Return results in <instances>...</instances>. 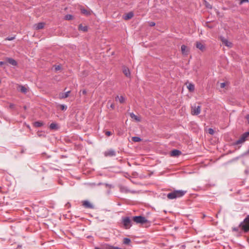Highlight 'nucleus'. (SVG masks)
<instances>
[{
    "mask_svg": "<svg viewBox=\"0 0 249 249\" xmlns=\"http://www.w3.org/2000/svg\"><path fill=\"white\" fill-rule=\"evenodd\" d=\"M186 192V191L175 190L168 194L167 197L169 199H173L183 196Z\"/></svg>",
    "mask_w": 249,
    "mask_h": 249,
    "instance_id": "1",
    "label": "nucleus"
},
{
    "mask_svg": "<svg viewBox=\"0 0 249 249\" xmlns=\"http://www.w3.org/2000/svg\"><path fill=\"white\" fill-rule=\"evenodd\" d=\"M239 227L241 230L245 233H247L249 231V214L246 216L243 221L240 223Z\"/></svg>",
    "mask_w": 249,
    "mask_h": 249,
    "instance_id": "2",
    "label": "nucleus"
},
{
    "mask_svg": "<svg viewBox=\"0 0 249 249\" xmlns=\"http://www.w3.org/2000/svg\"><path fill=\"white\" fill-rule=\"evenodd\" d=\"M132 220L136 224H143L148 222V220L147 219L141 215L132 217Z\"/></svg>",
    "mask_w": 249,
    "mask_h": 249,
    "instance_id": "3",
    "label": "nucleus"
},
{
    "mask_svg": "<svg viewBox=\"0 0 249 249\" xmlns=\"http://www.w3.org/2000/svg\"><path fill=\"white\" fill-rule=\"evenodd\" d=\"M249 136V131L244 133L242 135V136L240 137V138L235 142L234 143V145H238L240 144H242L244 143L246 140V139Z\"/></svg>",
    "mask_w": 249,
    "mask_h": 249,
    "instance_id": "4",
    "label": "nucleus"
},
{
    "mask_svg": "<svg viewBox=\"0 0 249 249\" xmlns=\"http://www.w3.org/2000/svg\"><path fill=\"white\" fill-rule=\"evenodd\" d=\"M122 223L126 229L130 228L131 226V220L129 217H124L123 218Z\"/></svg>",
    "mask_w": 249,
    "mask_h": 249,
    "instance_id": "5",
    "label": "nucleus"
},
{
    "mask_svg": "<svg viewBox=\"0 0 249 249\" xmlns=\"http://www.w3.org/2000/svg\"><path fill=\"white\" fill-rule=\"evenodd\" d=\"M201 111L200 106H194L192 107V114L193 115H198Z\"/></svg>",
    "mask_w": 249,
    "mask_h": 249,
    "instance_id": "6",
    "label": "nucleus"
},
{
    "mask_svg": "<svg viewBox=\"0 0 249 249\" xmlns=\"http://www.w3.org/2000/svg\"><path fill=\"white\" fill-rule=\"evenodd\" d=\"M104 155L106 157H114L116 156V152L113 149H109L105 152Z\"/></svg>",
    "mask_w": 249,
    "mask_h": 249,
    "instance_id": "7",
    "label": "nucleus"
},
{
    "mask_svg": "<svg viewBox=\"0 0 249 249\" xmlns=\"http://www.w3.org/2000/svg\"><path fill=\"white\" fill-rule=\"evenodd\" d=\"M220 40L223 43V44H225L226 46L229 47H232V43L229 41L228 40L225 38L223 36H220Z\"/></svg>",
    "mask_w": 249,
    "mask_h": 249,
    "instance_id": "8",
    "label": "nucleus"
},
{
    "mask_svg": "<svg viewBox=\"0 0 249 249\" xmlns=\"http://www.w3.org/2000/svg\"><path fill=\"white\" fill-rule=\"evenodd\" d=\"M83 206L88 209H94V206L88 200H84L82 202Z\"/></svg>",
    "mask_w": 249,
    "mask_h": 249,
    "instance_id": "9",
    "label": "nucleus"
},
{
    "mask_svg": "<svg viewBox=\"0 0 249 249\" xmlns=\"http://www.w3.org/2000/svg\"><path fill=\"white\" fill-rule=\"evenodd\" d=\"M196 47L197 49H198L199 50L201 51L202 52L204 51L206 49V47H205V45H203L201 42H198V41H197L196 43Z\"/></svg>",
    "mask_w": 249,
    "mask_h": 249,
    "instance_id": "10",
    "label": "nucleus"
},
{
    "mask_svg": "<svg viewBox=\"0 0 249 249\" xmlns=\"http://www.w3.org/2000/svg\"><path fill=\"white\" fill-rule=\"evenodd\" d=\"M5 60H6V62L9 63L10 64H11L12 66H16L18 65L17 61L13 58H10V57H6L5 58Z\"/></svg>",
    "mask_w": 249,
    "mask_h": 249,
    "instance_id": "11",
    "label": "nucleus"
},
{
    "mask_svg": "<svg viewBox=\"0 0 249 249\" xmlns=\"http://www.w3.org/2000/svg\"><path fill=\"white\" fill-rule=\"evenodd\" d=\"M45 23L44 22H39L34 25V28L36 30H38L44 28Z\"/></svg>",
    "mask_w": 249,
    "mask_h": 249,
    "instance_id": "12",
    "label": "nucleus"
},
{
    "mask_svg": "<svg viewBox=\"0 0 249 249\" xmlns=\"http://www.w3.org/2000/svg\"><path fill=\"white\" fill-rule=\"evenodd\" d=\"M71 93V91H68L66 92H61L59 94L60 99H65L69 96V94Z\"/></svg>",
    "mask_w": 249,
    "mask_h": 249,
    "instance_id": "13",
    "label": "nucleus"
},
{
    "mask_svg": "<svg viewBox=\"0 0 249 249\" xmlns=\"http://www.w3.org/2000/svg\"><path fill=\"white\" fill-rule=\"evenodd\" d=\"M181 50L182 53L184 55H187L188 54L189 50H188L186 46L182 45L181 46Z\"/></svg>",
    "mask_w": 249,
    "mask_h": 249,
    "instance_id": "14",
    "label": "nucleus"
},
{
    "mask_svg": "<svg viewBox=\"0 0 249 249\" xmlns=\"http://www.w3.org/2000/svg\"><path fill=\"white\" fill-rule=\"evenodd\" d=\"M181 154V152L177 149H174L171 151V155L173 157H177L180 155Z\"/></svg>",
    "mask_w": 249,
    "mask_h": 249,
    "instance_id": "15",
    "label": "nucleus"
},
{
    "mask_svg": "<svg viewBox=\"0 0 249 249\" xmlns=\"http://www.w3.org/2000/svg\"><path fill=\"white\" fill-rule=\"evenodd\" d=\"M133 16V13L132 12H130L124 16V19L125 20H128L132 18Z\"/></svg>",
    "mask_w": 249,
    "mask_h": 249,
    "instance_id": "16",
    "label": "nucleus"
},
{
    "mask_svg": "<svg viewBox=\"0 0 249 249\" xmlns=\"http://www.w3.org/2000/svg\"><path fill=\"white\" fill-rule=\"evenodd\" d=\"M59 126L56 123H53L50 125V128L51 130H56L59 129Z\"/></svg>",
    "mask_w": 249,
    "mask_h": 249,
    "instance_id": "17",
    "label": "nucleus"
},
{
    "mask_svg": "<svg viewBox=\"0 0 249 249\" xmlns=\"http://www.w3.org/2000/svg\"><path fill=\"white\" fill-rule=\"evenodd\" d=\"M115 100L116 101L118 100L121 104H123L125 102V98L123 96H117L115 97Z\"/></svg>",
    "mask_w": 249,
    "mask_h": 249,
    "instance_id": "18",
    "label": "nucleus"
},
{
    "mask_svg": "<svg viewBox=\"0 0 249 249\" xmlns=\"http://www.w3.org/2000/svg\"><path fill=\"white\" fill-rule=\"evenodd\" d=\"M123 73L126 77H129L130 76V71L127 68H124L123 69Z\"/></svg>",
    "mask_w": 249,
    "mask_h": 249,
    "instance_id": "19",
    "label": "nucleus"
},
{
    "mask_svg": "<svg viewBox=\"0 0 249 249\" xmlns=\"http://www.w3.org/2000/svg\"><path fill=\"white\" fill-rule=\"evenodd\" d=\"M80 10L82 14H84L86 16H89L91 14L90 11H88L85 8H81Z\"/></svg>",
    "mask_w": 249,
    "mask_h": 249,
    "instance_id": "20",
    "label": "nucleus"
},
{
    "mask_svg": "<svg viewBox=\"0 0 249 249\" xmlns=\"http://www.w3.org/2000/svg\"><path fill=\"white\" fill-rule=\"evenodd\" d=\"M78 29L83 32H87L88 31V27L86 26H84L81 24L78 26Z\"/></svg>",
    "mask_w": 249,
    "mask_h": 249,
    "instance_id": "21",
    "label": "nucleus"
},
{
    "mask_svg": "<svg viewBox=\"0 0 249 249\" xmlns=\"http://www.w3.org/2000/svg\"><path fill=\"white\" fill-rule=\"evenodd\" d=\"M130 116L131 117V118L134 119L136 121H137L138 122H140V119L139 117H138L137 116H136L133 112L130 113Z\"/></svg>",
    "mask_w": 249,
    "mask_h": 249,
    "instance_id": "22",
    "label": "nucleus"
},
{
    "mask_svg": "<svg viewBox=\"0 0 249 249\" xmlns=\"http://www.w3.org/2000/svg\"><path fill=\"white\" fill-rule=\"evenodd\" d=\"M19 89L20 91L23 93H26L27 91V89L24 86H19Z\"/></svg>",
    "mask_w": 249,
    "mask_h": 249,
    "instance_id": "23",
    "label": "nucleus"
},
{
    "mask_svg": "<svg viewBox=\"0 0 249 249\" xmlns=\"http://www.w3.org/2000/svg\"><path fill=\"white\" fill-rule=\"evenodd\" d=\"M34 125L35 127H39L43 125V123L40 121H36L34 123Z\"/></svg>",
    "mask_w": 249,
    "mask_h": 249,
    "instance_id": "24",
    "label": "nucleus"
},
{
    "mask_svg": "<svg viewBox=\"0 0 249 249\" xmlns=\"http://www.w3.org/2000/svg\"><path fill=\"white\" fill-rule=\"evenodd\" d=\"M187 88L190 91H193L195 90V86L193 84L189 83L187 86Z\"/></svg>",
    "mask_w": 249,
    "mask_h": 249,
    "instance_id": "25",
    "label": "nucleus"
},
{
    "mask_svg": "<svg viewBox=\"0 0 249 249\" xmlns=\"http://www.w3.org/2000/svg\"><path fill=\"white\" fill-rule=\"evenodd\" d=\"M131 242V240L129 238H124V239L123 243L125 245H128Z\"/></svg>",
    "mask_w": 249,
    "mask_h": 249,
    "instance_id": "26",
    "label": "nucleus"
},
{
    "mask_svg": "<svg viewBox=\"0 0 249 249\" xmlns=\"http://www.w3.org/2000/svg\"><path fill=\"white\" fill-rule=\"evenodd\" d=\"M132 140L133 142H139L141 141V139L140 137L136 136L133 137L132 138Z\"/></svg>",
    "mask_w": 249,
    "mask_h": 249,
    "instance_id": "27",
    "label": "nucleus"
},
{
    "mask_svg": "<svg viewBox=\"0 0 249 249\" xmlns=\"http://www.w3.org/2000/svg\"><path fill=\"white\" fill-rule=\"evenodd\" d=\"M73 19V16L71 15L68 14L65 16V19L66 20H71Z\"/></svg>",
    "mask_w": 249,
    "mask_h": 249,
    "instance_id": "28",
    "label": "nucleus"
},
{
    "mask_svg": "<svg viewBox=\"0 0 249 249\" xmlns=\"http://www.w3.org/2000/svg\"><path fill=\"white\" fill-rule=\"evenodd\" d=\"M60 107L62 110H66L67 108V107L64 105H60Z\"/></svg>",
    "mask_w": 249,
    "mask_h": 249,
    "instance_id": "29",
    "label": "nucleus"
},
{
    "mask_svg": "<svg viewBox=\"0 0 249 249\" xmlns=\"http://www.w3.org/2000/svg\"><path fill=\"white\" fill-rule=\"evenodd\" d=\"M239 228L240 229V228L239 227V226L238 227H237L232 228V231L238 232L239 231Z\"/></svg>",
    "mask_w": 249,
    "mask_h": 249,
    "instance_id": "30",
    "label": "nucleus"
},
{
    "mask_svg": "<svg viewBox=\"0 0 249 249\" xmlns=\"http://www.w3.org/2000/svg\"><path fill=\"white\" fill-rule=\"evenodd\" d=\"M208 132L209 134L213 135L214 133V130L213 129L210 128L208 129Z\"/></svg>",
    "mask_w": 249,
    "mask_h": 249,
    "instance_id": "31",
    "label": "nucleus"
},
{
    "mask_svg": "<svg viewBox=\"0 0 249 249\" xmlns=\"http://www.w3.org/2000/svg\"><path fill=\"white\" fill-rule=\"evenodd\" d=\"M80 93H82L83 95H85L87 93V91L86 89L81 90L80 92Z\"/></svg>",
    "mask_w": 249,
    "mask_h": 249,
    "instance_id": "32",
    "label": "nucleus"
},
{
    "mask_svg": "<svg viewBox=\"0 0 249 249\" xmlns=\"http://www.w3.org/2000/svg\"><path fill=\"white\" fill-rule=\"evenodd\" d=\"M106 135L107 136H110L111 135H112V133L111 131H107L105 133Z\"/></svg>",
    "mask_w": 249,
    "mask_h": 249,
    "instance_id": "33",
    "label": "nucleus"
},
{
    "mask_svg": "<svg viewBox=\"0 0 249 249\" xmlns=\"http://www.w3.org/2000/svg\"><path fill=\"white\" fill-rule=\"evenodd\" d=\"M156 23L154 22L151 21L149 22V25L150 26H154L155 25Z\"/></svg>",
    "mask_w": 249,
    "mask_h": 249,
    "instance_id": "34",
    "label": "nucleus"
},
{
    "mask_svg": "<svg viewBox=\"0 0 249 249\" xmlns=\"http://www.w3.org/2000/svg\"><path fill=\"white\" fill-rule=\"evenodd\" d=\"M15 38V36H12V37H8L6 39L8 40H14V39Z\"/></svg>",
    "mask_w": 249,
    "mask_h": 249,
    "instance_id": "35",
    "label": "nucleus"
},
{
    "mask_svg": "<svg viewBox=\"0 0 249 249\" xmlns=\"http://www.w3.org/2000/svg\"><path fill=\"white\" fill-rule=\"evenodd\" d=\"M105 186L106 187L110 188L113 187V186L111 184H110L105 183Z\"/></svg>",
    "mask_w": 249,
    "mask_h": 249,
    "instance_id": "36",
    "label": "nucleus"
},
{
    "mask_svg": "<svg viewBox=\"0 0 249 249\" xmlns=\"http://www.w3.org/2000/svg\"><path fill=\"white\" fill-rule=\"evenodd\" d=\"M60 69H61V67L59 65L55 66V70L56 71H58V70H60Z\"/></svg>",
    "mask_w": 249,
    "mask_h": 249,
    "instance_id": "37",
    "label": "nucleus"
},
{
    "mask_svg": "<svg viewBox=\"0 0 249 249\" xmlns=\"http://www.w3.org/2000/svg\"><path fill=\"white\" fill-rule=\"evenodd\" d=\"M225 83H220V88H224L225 87Z\"/></svg>",
    "mask_w": 249,
    "mask_h": 249,
    "instance_id": "38",
    "label": "nucleus"
},
{
    "mask_svg": "<svg viewBox=\"0 0 249 249\" xmlns=\"http://www.w3.org/2000/svg\"><path fill=\"white\" fill-rule=\"evenodd\" d=\"M6 62L3 61H0V66H2L3 65L5 64Z\"/></svg>",
    "mask_w": 249,
    "mask_h": 249,
    "instance_id": "39",
    "label": "nucleus"
},
{
    "mask_svg": "<svg viewBox=\"0 0 249 249\" xmlns=\"http://www.w3.org/2000/svg\"><path fill=\"white\" fill-rule=\"evenodd\" d=\"M248 0H240V3H244V2H248Z\"/></svg>",
    "mask_w": 249,
    "mask_h": 249,
    "instance_id": "40",
    "label": "nucleus"
},
{
    "mask_svg": "<svg viewBox=\"0 0 249 249\" xmlns=\"http://www.w3.org/2000/svg\"><path fill=\"white\" fill-rule=\"evenodd\" d=\"M206 6L207 8H210V9H211V8H212V6H211L210 4H206Z\"/></svg>",
    "mask_w": 249,
    "mask_h": 249,
    "instance_id": "41",
    "label": "nucleus"
},
{
    "mask_svg": "<svg viewBox=\"0 0 249 249\" xmlns=\"http://www.w3.org/2000/svg\"><path fill=\"white\" fill-rule=\"evenodd\" d=\"M110 107L112 108V109H114L115 108V106L113 104H111L110 105Z\"/></svg>",
    "mask_w": 249,
    "mask_h": 249,
    "instance_id": "42",
    "label": "nucleus"
},
{
    "mask_svg": "<svg viewBox=\"0 0 249 249\" xmlns=\"http://www.w3.org/2000/svg\"><path fill=\"white\" fill-rule=\"evenodd\" d=\"M37 135H38L39 137H41V136H42V134H41V132H38L37 133Z\"/></svg>",
    "mask_w": 249,
    "mask_h": 249,
    "instance_id": "43",
    "label": "nucleus"
},
{
    "mask_svg": "<svg viewBox=\"0 0 249 249\" xmlns=\"http://www.w3.org/2000/svg\"><path fill=\"white\" fill-rule=\"evenodd\" d=\"M66 207H70L71 206V204L70 203H67L66 204Z\"/></svg>",
    "mask_w": 249,
    "mask_h": 249,
    "instance_id": "44",
    "label": "nucleus"
},
{
    "mask_svg": "<svg viewBox=\"0 0 249 249\" xmlns=\"http://www.w3.org/2000/svg\"><path fill=\"white\" fill-rule=\"evenodd\" d=\"M246 118H247V119L248 120L249 123V114H248V115L246 116Z\"/></svg>",
    "mask_w": 249,
    "mask_h": 249,
    "instance_id": "45",
    "label": "nucleus"
},
{
    "mask_svg": "<svg viewBox=\"0 0 249 249\" xmlns=\"http://www.w3.org/2000/svg\"><path fill=\"white\" fill-rule=\"evenodd\" d=\"M103 248H102V247H95V249H102Z\"/></svg>",
    "mask_w": 249,
    "mask_h": 249,
    "instance_id": "46",
    "label": "nucleus"
},
{
    "mask_svg": "<svg viewBox=\"0 0 249 249\" xmlns=\"http://www.w3.org/2000/svg\"><path fill=\"white\" fill-rule=\"evenodd\" d=\"M13 107H14V105H13V104H11V105H10V108H13Z\"/></svg>",
    "mask_w": 249,
    "mask_h": 249,
    "instance_id": "47",
    "label": "nucleus"
},
{
    "mask_svg": "<svg viewBox=\"0 0 249 249\" xmlns=\"http://www.w3.org/2000/svg\"><path fill=\"white\" fill-rule=\"evenodd\" d=\"M248 153H249V150H248Z\"/></svg>",
    "mask_w": 249,
    "mask_h": 249,
    "instance_id": "48",
    "label": "nucleus"
}]
</instances>
